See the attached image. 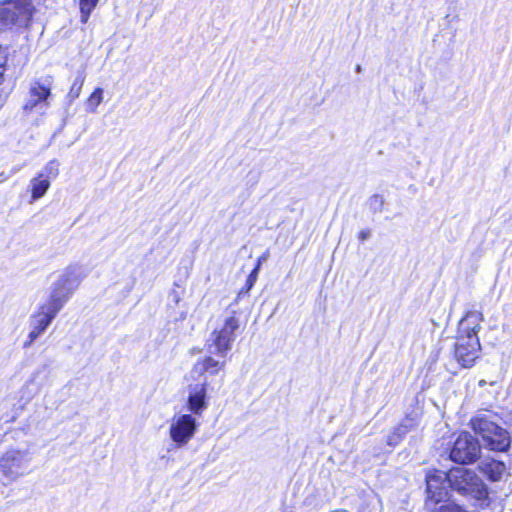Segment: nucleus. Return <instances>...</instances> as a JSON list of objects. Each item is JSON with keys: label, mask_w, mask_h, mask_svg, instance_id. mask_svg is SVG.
Segmentation results:
<instances>
[{"label": "nucleus", "mask_w": 512, "mask_h": 512, "mask_svg": "<svg viewBox=\"0 0 512 512\" xmlns=\"http://www.w3.org/2000/svg\"><path fill=\"white\" fill-rule=\"evenodd\" d=\"M57 283L72 294L80 283V279L77 275V269L75 267L67 268L57 280Z\"/></svg>", "instance_id": "nucleus-18"}, {"label": "nucleus", "mask_w": 512, "mask_h": 512, "mask_svg": "<svg viewBox=\"0 0 512 512\" xmlns=\"http://www.w3.org/2000/svg\"><path fill=\"white\" fill-rule=\"evenodd\" d=\"M13 18L7 16V9L0 7V31L12 26Z\"/></svg>", "instance_id": "nucleus-27"}, {"label": "nucleus", "mask_w": 512, "mask_h": 512, "mask_svg": "<svg viewBox=\"0 0 512 512\" xmlns=\"http://www.w3.org/2000/svg\"><path fill=\"white\" fill-rule=\"evenodd\" d=\"M480 445L471 434L461 433L454 442L450 459L460 464H470L476 461L480 454Z\"/></svg>", "instance_id": "nucleus-6"}, {"label": "nucleus", "mask_w": 512, "mask_h": 512, "mask_svg": "<svg viewBox=\"0 0 512 512\" xmlns=\"http://www.w3.org/2000/svg\"><path fill=\"white\" fill-rule=\"evenodd\" d=\"M264 259H265V258H264V257H262V258H260V259L258 260V264H259V266L261 265V263H263V260H264Z\"/></svg>", "instance_id": "nucleus-33"}, {"label": "nucleus", "mask_w": 512, "mask_h": 512, "mask_svg": "<svg viewBox=\"0 0 512 512\" xmlns=\"http://www.w3.org/2000/svg\"><path fill=\"white\" fill-rule=\"evenodd\" d=\"M448 473L443 471H431L426 476L427 485V503L426 505L431 508V504H438L445 501L448 497Z\"/></svg>", "instance_id": "nucleus-8"}, {"label": "nucleus", "mask_w": 512, "mask_h": 512, "mask_svg": "<svg viewBox=\"0 0 512 512\" xmlns=\"http://www.w3.org/2000/svg\"><path fill=\"white\" fill-rule=\"evenodd\" d=\"M7 60L6 49L0 45V66H5Z\"/></svg>", "instance_id": "nucleus-30"}, {"label": "nucleus", "mask_w": 512, "mask_h": 512, "mask_svg": "<svg viewBox=\"0 0 512 512\" xmlns=\"http://www.w3.org/2000/svg\"><path fill=\"white\" fill-rule=\"evenodd\" d=\"M0 4L7 9V16L13 18L12 25H28L35 10L31 0H4Z\"/></svg>", "instance_id": "nucleus-10"}, {"label": "nucleus", "mask_w": 512, "mask_h": 512, "mask_svg": "<svg viewBox=\"0 0 512 512\" xmlns=\"http://www.w3.org/2000/svg\"><path fill=\"white\" fill-rule=\"evenodd\" d=\"M226 366L225 360H216L212 356H206L198 360L193 366V372L199 375L208 373L210 375H216L222 371Z\"/></svg>", "instance_id": "nucleus-15"}, {"label": "nucleus", "mask_w": 512, "mask_h": 512, "mask_svg": "<svg viewBox=\"0 0 512 512\" xmlns=\"http://www.w3.org/2000/svg\"><path fill=\"white\" fill-rule=\"evenodd\" d=\"M206 386L204 382L189 389L187 409L193 416H201L208 407Z\"/></svg>", "instance_id": "nucleus-12"}, {"label": "nucleus", "mask_w": 512, "mask_h": 512, "mask_svg": "<svg viewBox=\"0 0 512 512\" xmlns=\"http://www.w3.org/2000/svg\"><path fill=\"white\" fill-rule=\"evenodd\" d=\"M449 486L462 495L470 496L476 500H483L487 497V487L475 471L457 467L448 472Z\"/></svg>", "instance_id": "nucleus-3"}, {"label": "nucleus", "mask_w": 512, "mask_h": 512, "mask_svg": "<svg viewBox=\"0 0 512 512\" xmlns=\"http://www.w3.org/2000/svg\"><path fill=\"white\" fill-rule=\"evenodd\" d=\"M418 425V420L414 417H405L402 422L398 425V430L403 433H408Z\"/></svg>", "instance_id": "nucleus-23"}, {"label": "nucleus", "mask_w": 512, "mask_h": 512, "mask_svg": "<svg viewBox=\"0 0 512 512\" xmlns=\"http://www.w3.org/2000/svg\"><path fill=\"white\" fill-rule=\"evenodd\" d=\"M83 84L84 77L79 76L74 80L66 96L69 104L73 103L80 96Z\"/></svg>", "instance_id": "nucleus-20"}, {"label": "nucleus", "mask_w": 512, "mask_h": 512, "mask_svg": "<svg viewBox=\"0 0 512 512\" xmlns=\"http://www.w3.org/2000/svg\"><path fill=\"white\" fill-rule=\"evenodd\" d=\"M99 0H80L81 21L86 23Z\"/></svg>", "instance_id": "nucleus-22"}, {"label": "nucleus", "mask_w": 512, "mask_h": 512, "mask_svg": "<svg viewBox=\"0 0 512 512\" xmlns=\"http://www.w3.org/2000/svg\"><path fill=\"white\" fill-rule=\"evenodd\" d=\"M480 348L478 336L459 335L455 344V357L462 367H471L479 356Z\"/></svg>", "instance_id": "nucleus-9"}, {"label": "nucleus", "mask_w": 512, "mask_h": 512, "mask_svg": "<svg viewBox=\"0 0 512 512\" xmlns=\"http://www.w3.org/2000/svg\"><path fill=\"white\" fill-rule=\"evenodd\" d=\"M186 316H187V310L184 309L181 311L179 319L184 320L186 318Z\"/></svg>", "instance_id": "nucleus-31"}, {"label": "nucleus", "mask_w": 512, "mask_h": 512, "mask_svg": "<svg viewBox=\"0 0 512 512\" xmlns=\"http://www.w3.org/2000/svg\"><path fill=\"white\" fill-rule=\"evenodd\" d=\"M53 77L44 76L33 80L30 83L28 99L23 108L25 111H32L38 105L45 107L50 105L49 99L52 96Z\"/></svg>", "instance_id": "nucleus-7"}, {"label": "nucleus", "mask_w": 512, "mask_h": 512, "mask_svg": "<svg viewBox=\"0 0 512 512\" xmlns=\"http://www.w3.org/2000/svg\"><path fill=\"white\" fill-rule=\"evenodd\" d=\"M370 237H371V230L370 229H363V230L359 231V233H358V239L361 242H364V241L368 240Z\"/></svg>", "instance_id": "nucleus-29"}, {"label": "nucleus", "mask_w": 512, "mask_h": 512, "mask_svg": "<svg viewBox=\"0 0 512 512\" xmlns=\"http://www.w3.org/2000/svg\"><path fill=\"white\" fill-rule=\"evenodd\" d=\"M407 433H403L401 430H398V426L394 428V430L387 437V444L390 446H396L401 442L403 437Z\"/></svg>", "instance_id": "nucleus-25"}, {"label": "nucleus", "mask_w": 512, "mask_h": 512, "mask_svg": "<svg viewBox=\"0 0 512 512\" xmlns=\"http://www.w3.org/2000/svg\"><path fill=\"white\" fill-rule=\"evenodd\" d=\"M4 72H5V66H0V83L3 80Z\"/></svg>", "instance_id": "nucleus-32"}, {"label": "nucleus", "mask_w": 512, "mask_h": 512, "mask_svg": "<svg viewBox=\"0 0 512 512\" xmlns=\"http://www.w3.org/2000/svg\"><path fill=\"white\" fill-rule=\"evenodd\" d=\"M479 470L493 482L500 481L506 473V465L494 459H484L479 464Z\"/></svg>", "instance_id": "nucleus-14"}, {"label": "nucleus", "mask_w": 512, "mask_h": 512, "mask_svg": "<svg viewBox=\"0 0 512 512\" xmlns=\"http://www.w3.org/2000/svg\"><path fill=\"white\" fill-rule=\"evenodd\" d=\"M483 321L482 313L478 311L468 312L459 323V332L463 336H478V331L481 328V322Z\"/></svg>", "instance_id": "nucleus-13"}, {"label": "nucleus", "mask_w": 512, "mask_h": 512, "mask_svg": "<svg viewBox=\"0 0 512 512\" xmlns=\"http://www.w3.org/2000/svg\"><path fill=\"white\" fill-rule=\"evenodd\" d=\"M57 314L46 306L41 305L39 310L30 318L31 331L29 332V341L26 345L33 343L47 329Z\"/></svg>", "instance_id": "nucleus-11"}, {"label": "nucleus", "mask_w": 512, "mask_h": 512, "mask_svg": "<svg viewBox=\"0 0 512 512\" xmlns=\"http://www.w3.org/2000/svg\"><path fill=\"white\" fill-rule=\"evenodd\" d=\"M198 422L192 414L177 413L169 421L168 435L177 448L186 446L195 436Z\"/></svg>", "instance_id": "nucleus-5"}, {"label": "nucleus", "mask_w": 512, "mask_h": 512, "mask_svg": "<svg viewBox=\"0 0 512 512\" xmlns=\"http://www.w3.org/2000/svg\"><path fill=\"white\" fill-rule=\"evenodd\" d=\"M239 319L234 313L225 315L221 324L216 327L208 340V347L211 353L225 358L232 349V344L236 339V330L239 328Z\"/></svg>", "instance_id": "nucleus-4"}, {"label": "nucleus", "mask_w": 512, "mask_h": 512, "mask_svg": "<svg viewBox=\"0 0 512 512\" xmlns=\"http://www.w3.org/2000/svg\"><path fill=\"white\" fill-rule=\"evenodd\" d=\"M184 289L178 284H174V287L169 291L168 303L173 307H180L183 302Z\"/></svg>", "instance_id": "nucleus-21"}, {"label": "nucleus", "mask_w": 512, "mask_h": 512, "mask_svg": "<svg viewBox=\"0 0 512 512\" xmlns=\"http://www.w3.org/2000/svg\"><path fill=\"white\" fill-rule=\"evenodd\" d=\"M29 385H30V383H27V384L25 385V389H28V388H29Z\"/></svg>", "instance_id": "nucleus-34"}, {"label": "nucleus", "mask_w": 512, "mask_h": 512, "mask_svg": "<svg viewBox=\"0 0 512 512\" xmlns=\"http://www.w3.org/2000/svg\"><path fill=\"white\" fill-rule=\"evenodd\" d=\"M33 453L27 447H11L0 455V496L4 487L31 472Z\"/></svg>", "instance_id": "nucleus-1"}, {"label": "nucleus", "mask_w": 512, "mask_h": 512, "mask_svg": "<svg viewBox=\"0 0 512 512\" xmlns=\"http://www.w3.org/2000/svg\"><path fill=\"white\" fill-rule=\"evenodd\" d=\"M258 271H259V264H257V266L253 269V271L248 276V279H247L248 289H250L256 282L257 276H258Z\"/></svg>", "instance_id": "nucleus-28"}, {"label": "nucleus", "mask_w": 512, "mask_h": 512, "mask_svg": "<svg viewBox=\"0 0 512 512\" xmlns=\"http://www.w3.org/2000/svg\"><path fill=\"white\" fill-rule=\"evenodd\" d=\"M470 426L482 438L486 448L500 452L509 449L511 441L508 431L489 420L485 415L473 417Z\"/></svg>", "instance_id": "nucleus-2"}, {"label": "nucleus", "mask_w": 512, "mask_h": 512, "mask_svg": "<svg viewBox=\"0 0 512 512\" xmlns=\"http://www.w3.org/2000/svg\"><path fill=\"white\" fill-rule=\"evenodd\" d=\"M40 173H44V177H49V180L55 178L58 175V163L50 161Z\"/></svg>", "instance_id": "nucleus-26"}, {"label": "nucleus", "mask_w": 512, "mask_h": 512, "mask_svg": "<svg viewBox=\"0 0 512 512\" xmlns=\"http://www.w3.org/2000/svg\"><path fill=\"white\" fill-rule=\"evenodd\" d=\"M50 187L49 177H44V173H39L30 181L32 200L42 198Z\"/></svg>", "instance_id": "nucleus-17"}, {"label": "nucleus", "mask_w": 512, "mask_h": 512, "mask_svg": "<svg viewBox=\"0 0 512 512\" xmlns=\"http://www.w3.org/2000/svg\"><path fill=\"white\" fill-rule=\"evenodd\" d=\"M103 100L104 89L101 87L95 88L85 102V110L88 113H96L99 105L103 102Z\"/></svg>", "instance_id": "nucleus-19"}, {"label": "nucleus", "mask_w": 512, "mask_h": 512, "mask_svg": "<svg viewBox=\"0 0 512 512\" xmlns=\"http://www.w3.org/2000/svg\"><path fill=\"white\" fill-rule=\"evenodd\" d=\"M368 204L373 212H381L384 206V198L381 195L375 194L370 197Z\"/></svg>", "instance_id": "nucleus-24"}, {"label": "nucleus", "mask_w": 512, "mask_h": 512, "mask_svg": "<svg viewBox=\"0 0 512 512\" xmlns=\"http://www.w3.org/2000/svg\"><path fill=\"white\" fill-rule=\"evenodd\" d=\"M71 295L72 294H70L65 288L55 282L49 300L43 305L54 312L59 313Z\"/></svg>", "instance_id": "nucleus-16"}]
</instances>
